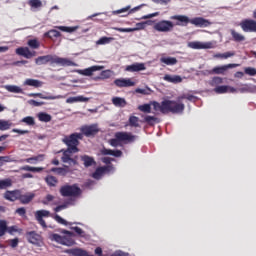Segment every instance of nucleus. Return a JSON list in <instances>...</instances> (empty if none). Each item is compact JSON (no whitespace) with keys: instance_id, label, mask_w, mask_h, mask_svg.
Here are the masks:
<instances>
[{"instance_id":"1","label":"nucleus","mask_w":256,"mask_h":256,"mask_svg":"<svg viewBox=\"0 0 256 256\" xmlns=\"http://www.w3.org/2000/svg\"><path fill=\"white\" fill-rule=\"evenodd\" d=\"M171 19H174L175 21H180V23H191V25H195V27H209L210 25H212V23L203 18V17H196V18H192L189 19V17L185 16V15H175V16H171Z\"/></svg>"},{"instance_id":"2","label":"nucleus","mask_w":256,"mask_h":256,"mask_svg":"<svg viewBox=\"0 0 256 256\" xmlns=\"http://www.w3.org/2000/svg\"><path fill=\"white\" fill-rule=\"evenodd\" d=\"M79 139H83V134H72L70 136H65L62 141L68 147L66 151L78 153L79 149L77 148V145H79Z\"/></svg>"},{"instance_id":"3","label":"nucleus","mask_w":256,"mask_h":256,"mask_svg":"<svg viewBox=\"0 0 256 256\" xmlns=\"http://www.w3.org/2000/svg\"><path fill=\"white\" fill-rule=\"evenodd\" d=\"M163 111L166 113H183L185 111V104L181 103V100L178 101H171V100H164V108Z\"/></svg>"},{"instance_id":"4","label":"nucleus","mask_w":256,"mask_h":256,"mask_svg":"<svg viewBox=\"0 0 256 256\" xmlns=\"http://www.w3.org/2000/svg\"><path fill=\"white\" fill-rule=\"evenodd\" d=\"M60 193L63 197H77V195H81V188L77 185H66L60 189Z\"/></svg>"},{"instance_id":"5","label":"nucleus","mask_w":256,"mask_h":256,"mask_svg":"<svg viewBox=\"0 0 256 256\" xmlns=\"http://www.w3.org/2000/svg\"><path fill=\"white\" fill-rule=\"evenodd\" d=\"M173 27H175V25L169 20H161L154 25L155 31L159 33H169L173 31Z\"/></svg>"},{"instance_id":"6","label":"nucleus","mask_w":256,"mask_h":256,"mask_svg":"<svg viewBox=\"0 0 256 256\" xmlns=\"http://www.w3.org/2000/svg\"><path fill=\"white\" fill-rule=\"evenodd\" d=\"M242 31L245 33H256V20L245 19L240 23Z\"/></svg>"},{"instance_id":"7","label":"nucleus","mask_w":256,"mask_h":256,"mask_svg":"<svg viewBox=\"0 0 256 256\" xmlns=\"http://www.w3.org/2000/svg\"><path fill=\"white\" fill-rule=\"evenodd\" d=\"M52 65H60V67H78L75 62L67 58H61L57 56H53Z\"/></svg>"},{"instance_id":"8","label":"nucleus","mask_w":256,"mask_h":256,"mask_svg":"<svg viewBox=\"0 0 256 256\" xmlns=\"http://www.w3.org/2000/svg\"><path fill=\"white\" fill-rule=\"evenodd\" d=\"M146 25H151V21L140 22L136 24L134 28H114L115 31H119L120 33H133L134 31H142L145 29Z\"/></svg>"},{"instance_id":"9","label":"nucleus","mask_w":256,"mask_h":256,"mask_svg":"<svg viewBox=\"0 0 256 256\" xmlns=\"http://www.w3.org/2000/svg\"><path fill=\"white\" fill-rule=\"evenodd\" d=\"M50 239L52 241H56V243H60V245H66V247H71L72 245H75V242L72 239L61 236L59 234H52L50 236Z\"/></svg>"},{"instance_id":"10","label":"nucleus","mask_w":256,"mask_h":256,"mask_svg":"<svg viewBox=\"0 0 256 256\" xmlns=\"http://www.w3.org/2000/svg\"><path fill=\"white\" fill-rule=\"evenodd\" d=\"M187 45L190 49H213L212 42L192 41L188 42Z\"/></svg>"},{"instance_id":"11","label":"nucleus","mask_w":256,"mask_h":256,"mask_svg":"<svg viewBox=\"0 0 256 256\" xmlns=\"http://www.w3.org/2000/svg\"><path fill=\"white\" fill-rule=\"evenodd\" d=\"M29 243H32V245H36V247H43V238H41V235L30 232L27 235Z\"/></svg>"},{"instance_id":"12","label":"nucleus","mask_w":256,"mask_h":256,"mask_svg":"<svg viewBox=\"0 0 256 256\" xmlns=\"http://www.w3.org/2000/svg\"><path fill=\"white\" fill-rule=\"evenodd\" d=\"M71 153H75V152L65 150L62 156V161L66 164L64 167H66L67 169H69V167H73L77 165V161L71 158Z\"/></svg>"},{"instance_id":"13","label":"nucleus","mask_w":256,"mask_h":256,"mask_svg":"<svg viewBox=\"0 0 256 256\" xmlns=\"http://www.w3.org/2000/svg\"><path fill=\"white\" fill-rule=\"evenodd\" d=\"M113 171H115V168L113 167V165H108L106 167H99L95 171V173L92 174V177L94 179H101L103 174H105V173H112Z\"/></svg>"},{"instance_id":"14","label":"nucleus","mask_w":256,"mask_h":256,"mask_svg":"<svg viewBox=\"0 0 256 256\" xmlns=\"http://www.w3.org/2000/svg\"><path fill=\"white\" fill-rule=\"evenodd\" d=\"M16 54L25 57V59H31L37 55V52L31 51L29 47H19L16 49Z\"/></svg>"},{"instance_id":"15","label":"nucleus","mask_w":256,"mask_h":256,"mask_svg":"<svg viewBox=\"0 0 256 256\" xmlns=\"http://www.w3.org/2000/svg\"><path fill=\"white\" fill-rule=\"evenodd\" d=\"M102 69H105L104 66H92L89 68H86L84 70H76V73L79 75H83L84 77H91L95 71H101Z\"/></svg>"},{"instance_id":"16","label":"nucleus","mask_w":256,"mask_h":256,"mask_svg":"<svg viewBox=\"0 0 256 256\" xmlns=\"http://www.w3.org/2000/svg\"><path fill=\"white\" fill-rule=\"evenodd\" d=\"M81 131L86 137H91V135H97L99 133V126L97 124L84 126L81 128Z\"/></svg>"},{"instance_id":"17","label":"nucleus","mask_w":256,"mask_h":256,"mask_svg":"<svg viewBox=\"0 0 256 256\" xmlns=\"http://www.w3.org/2000/svg\"><path fill=\"white\" fill-rule=\"evenodd\" d=\"M116 139L120 140V142H125V143H131L133 142L136 137L132 135L131 133L127 132H118L115 134Z\"/></svg>"},{"instance_id":"18","label":"nucleus","mask_w":256,"mask_h":256,"mask_svg":"<svg viewBox=\"0 0 256 256\" xmlns=\"http://www.w3.org/2000/svg\"><path fill=\"white\" fill-rule=\"evenodd\" d=\"M116 87H135V81L131 78H119L114 81Z\"/></svg>"},{"instance_id":"19","label":"nucleus","mask_w":256,"mask_h":256,"mask_svg":"<svg viewBox=\"0 0 256 256\" xmlns=\"http://www.w3.org/2000/svg\"><path fill=\"white\" fill-rule=\"evenodd\" d=\"M51 213L47 210H38L35 212V219L40 223L42 227H47V224H45V220H43V217H49Z\"/></svg>"},{"instance_id":"20","label":"nucleus","mask_w":256,"mask_h":256,"mask_svg":"<svg viewBox=\"0 0 256 256\" xmlns=\"http://www.w3.org/2000/svg\"><path fill=\"white\" fill-rule=\"evenodd\" d=\"M235 67H239V64H227L223 66H218L213 68L211 73H215V75H223L225 71H228V69H235Z\"/></svg>"},{"instance_id":"21","label":"nucleus","mask_w":256,"mask_h":256,"mask_svg":"<svg viewBox=\"0 0 256 256\" xmlns=\"http://www.w3.org/2000/svg\"><path fill=\"white\" fill-rule=\"evenodd\" d=\"M147 68L145 67V63H134L132 65L126 66L125 71L129 73H135L139 71H145Z\"/></svg>"},{"instance_id":"22","label":"nucleus","mask_w":256,"mask_h":256,"mask_svg":"<svg viewBox=\"0 0 256 256\" xmlns=\"http://www.w3.org/2000/svg\"><path fill=\"white\" fill-rule=\"evenodd\" d=\"M21 197V191L14 190V191H7L4 194V198L7 199V201H17Z\"/></svg>"},{"instance_id":"23","label":"nucleus","mask_w":256,"mask_h":256,"mask_svg":"<svg viewBox=\"0 0 256 256\" xmlns=\"http://www.w3.org/2000/svg\"><path fill=\"white\" fill-rule=\"evenodd\" d=\"M163 79L167 83H174L175 85H177V83H182L183 81V78L181 76L171 74H166Z\"/></svg>"},{"instance_id":"24","label":"nucleus","mask_w":256,"mask_h":256,"mask_svg":"<svg viewBox=\"0 0 256 256\" xmlns=\"http://www.w3.org/2000/svg\"><path fill=\"white\" fill-rule=\"evenodd\" d=\"M53 57L51 55L40 56L35 59L36 65H46V63H51L53 65Z\"/></svg>"},{"instance_id":"25","label":"nucleus","mask_w":256,"mask_h":256,"mask_svg":"<svg viewBox=\"0 0 256 256\" xmlns=\"http://www.w3.org/2000/svg\"><path fill=\"white\" fill-rule=\"evenodd\" d=\"M215 93L223 94V93H237V89L231 86H217L214 89Z\"/></svg>"},{"instance_id":"26","label":"nucleus","mask_w":256,"mask_h":256,"mask_svg":"<svg viewBox=\"0 0 256 256\" xmlns=\"http://www.w3.org/2000/svg\"><path fill=\"white\" fill-rule=\"evenodd\" d=\"M89 101V98L84 96H75V97H69L66 100V103L73 104V103H87Z\"/></svg>"},{"instance_id":"27","label":"nucleus","mask_w":256,"mask_h":256,"mask_svg":"<svg viewBox=\"0 0 256 256\" xmlns=\"http://www.w3.org/2000/svg\"><path fill=\"white\" fill-rule=\"evenodd\" d=\"M102 155H112V157H121L123 155V152L120 150H111L104 148L101 150Z\"/></svg>"},{"instance_id":"28","label":"nucleus","mask_w":256,"mask_h":256,"mask_svg":"<svg viewBox=\"0 0 256 256\" xmlns=\"http://www.w3.org/2000/svg\"><path fill=\"white\" fill-rule=\"evenodd\" d=\"M3 88L6 89L8 93H23V88L17 85H4Z\"/></svg>"},{"instance_id":"29","label":"nucleus","mask_w":256,"mask_h":256,"mask_svg":"<svg viewBox=\"0 0 256 256\" xmlns=\"http://www.w3.org/2000/svg\"><path fill=\"white\" fill-rule=\"evenodd\" d=\"M33 197H35V194L27 193L24 195L20 194V197L18 199L21 201V203H23L24 205H27V203H31V201H33Z\"/></svg>"},{"instance_id":"30","label":"nucleus","mask_w":256,"mask_h":256,"mask_svg":"<svg viewBox=\"0 0 256 256\" xmlns=\"http://www.w3.org/2000/svg\"><path fill=\"white\" fill-rule=\"evenodd\" d=\"M160 62L164 63V65H170V66L177 65L178 63L177 58L175 57H162L160 58Z\"/></svg>"},{"instance_id":"31","label":"nucleus","mask_w":256,"mask_h":256,"mask_svg":"<svg viewBox=\"0 0 256 256\" xmlns=\"http://www.w3.org/2000/svg\"><path fill=\"white\" fill-rule=\"evenodd\" d=\"M150 107H153L154 111H161V113H167V110H163L165 107V101H162L161 104L158 102L150 103Z\"/></svg>"},{"instance_id":"32","label":"nucleus","mask_w":256,"mask_h":256,"mask_svg":"<svg viewBox=\"0 0 256 256\" xmlns=\"http://www.w3.org/2000/svg\"><path fill=\"white\" fill-rule=\"evenodd\" d=\"M45 159V156L43 154L35 156V157H31V158H27L25 161L26 163H31L32 165H37V163L43 161Z\"/></svg>"},{"instance_id":"33","label":"nucleus","mask_w":256,"mask_h":256,"mask_svg":"<svg viewBox=\"0 0 256 256\" xmlns=\"http://www.w3.org/2000/svg\"><path fill=\"white\" fill-rule=\"evenodd\" d=\"M112 103L113 105H115V107H125V105H127V101H125L124 98L121 97L112 98Z\"/></svg>"},{"instance_id":"34","label":"nucleus","mask_w":256,"mask_h":256,"mask_svg":"<svg viewBox=\"0 0 256 256\" xmlns=\"http://www.w3.org/2000/svg\"><path fill=\"white\" fill-rule=\"evenodd\" d=\"M28 5H30L32 11H35V9H41V7H43L41 0H29Z\"/></svg>"},{"instance_id":"35","label":"nucleus","mask_w":256,"mask_h":256,"mask_svg":"<svg viewBox=\"0 0 256 256\" xmlns=\"http://www.w3.org/2000/svg\"><path fill=\"white\" fill-rule=\"evenodd\" d=\"M24 85H28L29 87H41V85H43V83L39 80H35V79H26L24 81Z\"/></svg>"},{"instance_id":"36","label":"nucleus","mask_w":256,"mask_h":256,"mask_svg":"<svg viewBox=\"0 0 256 256\" xmlns=\"http://www.w3.org/2000/svg\"><path fill=\"white\" fill-rule=\"evenodd\" d=\"M56 29H59L60 31H64L65 33H74V31H77V29H79V26H74V27L57 26Z\"/></svg>"},{"instance_id":"37","label":"nucleus","mask_w":256,"mask_h":256,"mask_svg":"<svg viewBox=\"0 0 256 256\" xmlns=\"http://www.w3.org/2000/svg\"><path fill=\"white\" fill-rule=\"evenodd\" d=\"M21 171H31L32 173H41V171H43V167L24 166L21 168Z\"/></svg>"},{"instance_id":"38","label":"nucleus","mask_w":256,"mask_h":256,"mask_svg":"<svg viewBox=\"0 0 256 256\" xmlns=\"http://www.w3.org/2000/svg\"><path fill=\"white\" fill-rule=\"evenodd\" d=\"M235 55V52H225V53H218V54H215L214 57L216 59H229V57H234Z\"/></svg>"},{"instance_id":"39","label":"nucleus","mask_w":256,"mask_h":256,"mask_svg":"<svg viewBox=\"0 0 256 256\" xmlns=\"http://www.w3.org/2000/svg\"><path fill=\"white\" fill-rule=\"evenodd\" d=\"M12 123L7 120H0V131H7L8 129H11Z\"/></svg>"},{"instance_id":"40","label":"nucleus","mask_w":256,"mask_h":256,"mask_svg":"<svg viewBox=\"0 0 256 256\" xmlns=\"http://www.w3.org/2000/svg\"><path fill=\"white\" fill-rule=\"evenodd\" d=\"M38 119L44 123H49V121H51V115L41 112L38 114Z\"/></svg>"},{"instance_id":"41","label":"nucleus","mask_w":256,"mask_h":256,"mask_svg":"<svg viewBox=\"0 0 256 256\" xmlns=\"http://www.w3.org/2000/svg\"><path fill=\"white\" fill-rule=\"evenodd\" d=\"M231 35L236 41H245V36L235 30H231Z\"/></svg>"},{"instance_id":"42","label":"nucleus","mask_w":256,"mask_h":256,"mask_svg":"<svg viewBox=\"0 0 256 256\" xmlns=\"http://www.w3.org/2000/svg\"><path fill=\"white\" fill-rule=\"evenodd\" d=\"M111 41H113L112 37H102L96 41V45H108Z\"/></svg>"},{"instance_id":"43","label":"nucleus","mask_w":256,"mask_h":256,"mask_svg":"<svg viewBox=\"0 0 256 256\" xmlns=\"http://www.w3.org/2000/svg\"><path fill=\"white\" fill-rule=\"evenodd\" d=\"M82 161H83L85 167H91V165H93V163H95V160H93V158L89 157V156H82Z\"/></svg>"},{"instance_id":"44","label":"nucleus","mask_w":256,"mask_h":256,"mask_svg":"<svg viewBox=\"0 0 256 256\" xmlns=\"http://www.w3.org/2000/svg\"><path fill=\"white\" fill-rule=\"evenodd\" d=\"M129 126L130 127H139V117L130 116V118H129Z\"/></svg>"},{"instance_id":"45","label":"nucleus","mask_w":256,"mask_h":256,"mask_svg":"<svg viewBox=\"0 0 256 256\" xmlns=\"http://www.w3.org/2000/svg\"><path fill=\"white\" fill-rule=\"evenodd\" d=\"M45 37H49L50 39L53 37H61V33L57 30H50L44 34Z\"/></svg>"},{"instance_id":"46","label":"nucleus","mask_w":256,"mask_h":256,"mask_svg":"<svg viewBox=\"0 0 256 256\" xmlns=\"http://www.w3.org/2000/svg\"><path fill=\"white\" fill-rule=\"evenodd\" d=\"M66 253H71L74 256H85V251L81 249L67 250Z\"/></svg>"},{"instance_id":"47","label":"nucleus","mask_w":256,"mask_h":256,"mask_svg":"<svg viewBox=\"0 0 256 256\" xmlns=\"http://www.w3.org/2000/svg\"><path fill=\"white\" fill-rule=\"evenodd\" d=\"M139 111H142V113H151V104H144L138 106Z\"/></svg>"},{"instance_id":"48","label":"nucleus","mask_w":256,"mask_h":256,"mask_svg":"<svg viewBox=\"0 0 256 256\" xmlns=\"http://www.w3.org/2000/svg\"><path fill=\"white\" fill-rule=\"evenodd\" d=\"M7 231V222L1 220L0 221V237H3Z\"/></svg>"},{"instance_id":"49","label":"nucleus","mask_w":256,"mask_h":256,"mask_svg":"<svg viewBox=\"0 0 256 256\" xmlns=\"http://www.w3.org/2000/svg\"><path fill=\"white\" fill-rule=\"evenodd\" d=\"M112 75H113V72L111 70H104L100 74V79H110Z\"/></svg>"},{"instance_id":"50","label":"nucleus","mask_w":256,"mask_h":256,"mask_svg":"<svg viewBox=\"0 0 256 256\" xmlns=\"http://www.w3.org/2000/svg\"><path fill=\"white\" fill-rule=\"evenodd\" d=\"M46 183H48L51 187H55V185H57V178L48 176L46 177Z\"/></svg>"},{"instance_id":"51","label":"nucleus","mask_w":256,"mask_h":256,"mask_svg":"<svg viewBox=\"0 0 256 256\" xmlns=\"http://www.w3.org/2000/svg\"><path fill=\"white\" fill-rule=\"evenodd\" d=\"M244 71H245L246 75H250V77H255V75H256V69L253 67H246V68H244Z\"/></svg>"},{"instance_id":"52","label":"nucleus","mask_w":256,"mask_h":256,"mask_svg":"<svg viewBox=\"0 0 256 256\" xmlns=\"http://www.w3.org/2000/svg\"><path fill=\"white\" fill-rule=\"evenodd\" d=\"M22 123H26V125H35V118L27 116L22 119Z\"/></svg>"},{"instance_id":"53","label":"nucleus","mask_w":256,"mask_h":256,"mask_svg":"<svg viewBox=\"0 0 256 256\" xmlns=\"http://www.w3.org/2000/svg\"><path fill=\"white\" fill-rule=\"evenodd\" d=\"M28 45L29 47H31V49H39L40 46L39 41H37L36 39L29 40Z\"/></svg>"},{"instance_id":"54","label":"nucleus","mask_w":256,"mask_h":256,"mask_svg":"<svg viewBox=\"0 0 256 256\" xmlns=\"http://www.w3.org/2000/svg\"><path fill=\"white\" fill-rule=\"evenodd\" d=\"M221 83H223V78H221V77H214L211 81L212 87H215L217 85H221Z\"/></svg>"},{"instance_id":"55","label":"nucleus","mask_w":256,"mask_h":256,"mask_svg":"<svg viewBox=\"0 0 256 256\" xmlns=\"http://www.w3.org/2000/svg\"><path fill=\"white\" fill-rule=\"evenodd\" d=\"M6 187H11V180L6 179L0 181V189H6Z\"/></svg>"},{"instance_id":"56","label":"nucleus","mask_w":256,"mask_h":256,"mask_svg":"<svg viewBox=\"0 0 256 256\" xmlns=\"http://www.w3.org/2000/svg\"><path fill=\"white\" fill-rule=\"evenodd\" d=\"M183 99H187L188 101H195V96L191 94H184L182 96H179V101H183Z\"/></svg>"},{"instance_id":"57","label":"nucleus","mask_w":256,"mask_h":256,"mask_svg":"<svg viewBox=\"0 0 256 256\" xmlns=\"http://www.w3.org/2000/svg\"><path fill=\"white\" fill-rule=\"evenodd\" d=\"M130 10H131V6H126L125 8L113 11V15H119L121 13H127V11H130Z\"/></svg>"},{"instance_id":"58","label":"nucleus","mask_w":256,"mask_h":256,"mask_svg":"<svg viewBox=\"0 0 256 256\" xmlns=\"http://www.w3.org/2000/svg\"><path fill=\"white\" fill-rule=\"evenodd\" d=\"M41 99H46V100H55V99H63V96L58 95V96H43L41 94H38Z\"/></svg>"},{"instance_id":"59","label":"nucleus","mask_w":256,"mask_h":256,"mask_svg":"<svg viewBox=\"0 0 256 256\" xmlns=\"http://www.w3.org/2000/svg\"><path fill=\"white\" fill-rule=\"evenodd\" d=\"M55 221H57V223H60V225H69V222H67L65 219H63L59 215L55 216Z\"/></svg>"},{"instance_id":"60","label":"nucleus","mask_w":256,"mask_h":256,"mask_svg":"<svg viewBox=\"0 0 256 256\" xmlns=\"http://www.w3.org/2000/svg\"><path fill=\"white\" fill-rule=\"evenodd\" d=\"M52 171H55L58 175H67L65 168H53Z\"/></svg>"},{"instance_id":"61","label":"nucleus","mask_w":256,"mask_h":256,"mask_svg":"<svg viewBox=\"0 0 256 256\" xmlns=\"http://www.w3.org/2000/svg\"><path fill=\"white\" fill-rule=\"evenodd\" d=\"M144 121L146 123H148L149 125H153V123H155V121H156V118L153 116H145Z\"/></svg>"},{"instance_id":"62","label":"nucleus","mask_w":256,"mask_h":256,"mask_svg":"<svg viewBox=\"0 0 256 256\" xmlns=\"http://www.w3.org/2000/svg\"><path fill=\"white\" fill-rule=\"evenodd\" d=\"M110 145L112 147H119V145H121V140L115 138V139H111L110 140Z\"/></svg>"},{"instance_id":"63","label":"nucleus","mask_w":256,"mask_h":256,"mask_svg":"<svg viewBox=\"0 0 256 256\" xmlns=\"http://www.w3.org/2000/svg\"><path fill=\"white\" fill-rule=\"evenodd\" d=\"M28 103H29V105H33V107H41V105H44L43 102H38L35 100H29Z\"/></svg>"},{"instance_id":"64","label":"nucleus","mask_w":256,"mask_h":256,"mask_svg":"<svg viewBox=\"0 0 256 256\" xmlns=\"http://www.w3.org/2000/svg\"><path fill=\"white\" fill-rule=\"evenodd\" d=\"M111 256H129V255L127 253H124V252H121V251H116Z\"/></svg>"}]
</instances>
